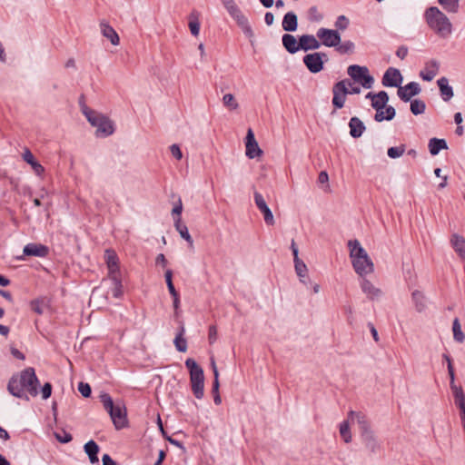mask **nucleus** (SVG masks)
I'll return each mask as SVG.
<instances>
[{
	"instance_id": "41",
	"label": "nucleus",
	"mask_w": 465,
	"mask_h": 465,
	"mask_svg": "<svg viewBox=\"0 0 465 465\" xmlns=\"http://www.w3.org/2000/svg\"><path fill=\"white\" fill-rule=\"evenodd\" d=\"M189 29L191 34L194 36H198L200 33V22L198 19V14L196 12L191 13L189 16Z\"/></svg>"
},
{
	"instance_id": "64",
	"label": "nucleus",
	"mask_w": 465,
	"mask_h": 465,
	"mask_svg": "<svg viewBox=\"0 0 465 465\" xmlns=\"http://www.w3.org/2000/svg\"><path fill=\"white\" fill-rule=\"evenodd\" d=\"M407 54L408 49L406 47H400L396 52L397 56L400 57L401 59H404Z\"/></svg>"
},
{
	"instance_id": "27",
	"label": "nucleus",
	"mask_w": 465,
	"mask_h": 465,
	"mask_svg": "<svg viewBox=\"0 0 465 465\" xmlns=\"http://www.w3.org/2000/svg\"><path fill=\"white\" fill-rule=\"evenodd\" d=\"M349 127H350V134L353 138H359L362 135L365 125L358 117H352L351 118L349 122Z\"/></svg>"
},
{
	"instance_id": "19",
	"label": "nucleus",
	"mask_w": 465,
	"mask_h": 465,
	"mask_svg": "<svg viewBox=\"0 0 465 465\" xmlns=\"http://www.w3.org/2000/svg\"><path fill=\"white\" fill-rule=\"evenodd\" d=\"M348 248L350 251L351 258L354 260H363L364 262H370L368 254L360 242L357 240H351L348 242Z\"/></svg>"
},
{
	"instance_id": "4",
	"label": "nucleus",
	"mask_w": 465,
	"mask_h": 465,
	"mask_svg": "<svg viewBox=\"0 0 465 465\" xmlns=\"http://www.w3.org/2000/svg\"><path fill=\"white\" fill-rule=\"evenodd\" d=\"M349 419L356 422L359 426L362 441L367 449L375 451L379 448V443L374 432L371 430L366 417L361 412L351 411Z\"/></svg>"
},
{
	"instance_id": "40",
	"label": "nucleus",
	"mask_w": 465,
	"mask_h": 465,
	"mask_svg": "<svg viewBox=\"0 0 465 465\" xmlns=\"http://www.w3.org/2000/svg\"><path fill=\"white\" fill-rule=\"evenodd\" d=\"M351 422L354 423L351 420H350L348 418L346 420L342 421L340 424V434L346 443H349L351 440V434L350 431V423Z\"/></svg>"
},
{
	"instance_id": "28",
	"label": "nucleus",
	"mask_w": 465,
	"mask_h": 465,
	"mask_svg": "<svg viewBox=\"0 0 465 465\" xmlns=\"http://www.w3.org/2000/svg\"><path fill=\"white\" fill-rule=\"evenodd\" d=\"M450 389L454 396L455 403L460 408V411H465V393L460 386L450 383Z\"/></svg>"
},
{
	"instance_id": "62",
	"label": "nucleus",
	"mask_w": 465,
	"mask_h": 465,
	"mask_svg": "<svg viewBox=\"0 0 465 465\" xmlns=\"http://www.w3.org/2000/svg\"><path fill=\"white\" fill-rule=\"evenodd\" d=\"M211 367L213 373V381H219V371L217 369L215 361L213 358H211Z\"/></svg>"
},
{
	"instance_id": "26",
	"label": "nucleus",
	"mask_w": 465,
	"mask_h": 465,
	"mask_svg": "<svg viewBox=\"0 0 465 465\" xmlns=\"http://www.w3.org/2000/svg\"><path fill=\"white\" fill-rule=\"evenodd\" d=\"M23 159L25 162L31 165L36 175H42L44 173L45 168L35 159L30 150H25L23 153Z\"/></svg>"
},
{
	"instance_id": "59",
	"label": "nucleus",
	"mask_w": 465,
	"mask_h": 465,
	"mask_svg": "<svg viewBox=\"0 0 465 465\" xmlns=\"http://www.w3.org/2000/svg\"><path fill=\"white\" fill-rule=\"evenodd\" d=\"M42 397L44 400L48 399L52 393V386L50 383H45L42 388Z\"/></svg>"
},
{
	"instance_id": "17",
	"label": "nucleus",
	"mask_w": 465,
	"mask_h": 465,
	"mask_svg": "<svg viewBox=\"0 0 465 465\" xmlns=\"http://www.w3.org/2000/svg\"><path fill=\"white\" fill-rule=\"evenodd\" d=\"M420 92V85L417 82H411L404 86L400 85L397 94L402 101L409 102L413 96L418 95Z\"/></svg>"
},
{
	"instance_id": "14",
	"label": "nucleus",
	"mask_w": 465,
	"mask_h": 465,
	"mask_svg": "<svg viewBox=\"0 0 465 465\" xmlns=\"http://www.w3.org/2000/svg\"><path fill=\"white\" fill-rule=\"evenodd\" d=\"M440 64L436 59H430L420 71V77L426 82H431L440 72Z\"/></svg>"
},
{
	"instance_id": "58",
	"label": "nucleus",
	"mask_w": 465,
	"mask_h": 465,
	"mask_svg": "<svg viewBox=\"0 0 465 465\" xmlns=\"http://www.w3.org/2000/svg\"><path fill=\"white\" fill-rule=\"evenodd\" d=\"M183 212V203L182 200L178 199L177 203L174 204L173 210H172V215L173 217H181V213Z\"/></svg>"
},
{
	"instance_id": "21",
	"label": "nucleus",
	"mask_w": 465,
	"mask_h": 465,
	"mask_svg": "<svg viewBox=\"0 0 465 465\" xmlns=\"http://www.w3.org/2000/svg\"><path fill=\"white\" fill-rule=\"evenodd\" d=\"M8 391L15 397L28 400L25 389L17 378H12L7 385Z\"/></svg>"
},
{
	"instance_id": "52",
	"label": "nucleus",
	"mask_w": 465,
	"mask_h": 465,
	"mask_svg": "<svg viewBox=\"0 0 465 465\" xmlns=\"http://www.w3.org/2000/svg\"><path fill=\"white\" fill-rule=\"evenodd\" d=\"M219 387H220L219 381H213V401H214V403L217 405L222 403V398L219 393Z\"/></svg>"
},
{
	"instance_id": "13",
	"label": "nucleus",
	"mask_w": 465,
	"mask_h": 465,
	"mask_svg": "<svg viewBox=\"0 0 465 465\" xmlns=\"http://www.w3.org/2000/svg\"><path fill=\"white\" fill-rule=\"evenodd\" d=\"M403 76L399 69L394 67L388 68L381 80V84L385 87H398L401 85Z\"/></svg>"
},
{
	"instance_id": "46",
	"label": "nucleus",
	"mask_w": 465,
	"mask_h": 465,
	"mask_svg": "<svg viewBox=\"0 0 465 465\" xmlns=\"http://www.w3.org/2000/svg\"><path fill=\"white\" fill-rule=\"evenodd\" d=\"M405 152V145L401 144L396 147H390L387 151V154L391 159H397L403 155Z\"/></svg>"
},
{
	"instance_id": "36",
	"label": "nucleus",
	"mask_w": 465,
	"mask_h": 465,
	"mask_svg": "<svg viewBox=\"0 0 465 465\" xmlns=\"http://www.w3.org/2000/svg\"><path fill=\"white\" fill-rule=\"evenodd\" d=\"M389 95L385 91H381L375 94V99L371 102V106L375 109H384L387 107Z\"/></svg>"
},
{
	"instance_id": "22",
	"label": "nucleus",
	"mask_w": 465,
	"mask_h": 465,
	"mask_svg": "<svg viewBox=\"0 0 465 465\" xmlns=\"http://www.w3.org/2000/svg\"><path fill=\"white\" fill-rule=\"evenodd\" d=\"M437 84L439 86L442 99L445 102L450 101L453 97L454 93L452 87L449 84L448 78L445 76L439 78L437 81Z\"/></svg>"
},
{
	"instance_id": "30",
	"label": "nucleus",
	"mask_w": 465,
	"mask_h": 465,
	"mask_svg": "<svg viewBox=\"0 0 465 465\" xmlns=\"http://www.w3.org/2000/svg\"><path fill=\"white\" fill-rule=\"evenodd\" d=\"M173 223L176 231L180 236L184 239L190 245L193 244V239L189 233L188 228L185 223L182 222L181 217H174Z\"/></svg>"
},
{
	"instance_id": "38",
	"label": "nucleus",
	"mask_w": 465,
	"mask_h": 465,
	"mask_svg": "<svg viewBox=\"0 0 465 465\" xmlns=\"http://www.w3.org/2000/svg\"><path fill=\"white\" fill-rule=\"evenodd\" d=\"M440 5L450 14H456L460 8V0H438Z\"/></svg>"
},
{
	"instance_id": "15",
	"label": "nucleus",
	"mask_w": 465,
	"mask_h": 465,
	"mask_svg": "<svg viewBox=\"0 0 465 465\" xmlns=\"http://www.w3.org/2000/svg\"><path fill=\"white\" fill-rule=\"evenodd\" d=\"M245 148V154L250 159L260 157L262 154V151L259 147L252 129H249L247 132Z\"/></svg>"
},
{
	"instance_id": "11",
	"label": "nucleus",
	"mask_w": 465,
	"mask_h": 465,
	"mask_svg": "<svg viewBox=\"0 0 465 465\" xmlns=\"http://www.w3.org/2000/svg\"><path fill=\"white\" fill-rule=\"evenodd\" d=\"M327 55L323 53H312L303 57V63L311 73L316 74L323 69Z\"/></svg>"
},
{
	"instance_id": "9",
	"label": "nucleus",
	"mask_w": 465,
	"mask_h": 465,
	"mask_svg": "<svg viewBox=\"0 0 465 465\" xmlns=\"http://www.w3.org/2000/svg\"><path fill=\"white\" fill-rule=\"evenodd\" d=\"M321 45L326 47H337L341 41L340 33L334 29L320 28L316 33Z\"/></svg>"
},
{
	"instance_id": "50",
	"label": "nucleus",
	"mask_w": 465,
	"mask_h": 465,
	"mask_svg": "<svg viewBox=\"0 0 465 465\" xmlns=\"http://www.w3.org/2000/svg\"><path fill=\"white\" fill-rule=\"evenodd\" d=\"M54 437L61 443H68L73 439L72 435L65 430H63L62 432H55Z\"/></svg>"
},
{
	"instance_id": "34",
	"label": "nucleus",
	"mask_w": 465,
	"mask_h": 465,
	"mask_svg": "<svg viewBox=\"0 0 465 465\" xmlns=\"http://www.w3.org/2000/svg\"><path fill=\"white\" fill-rule=\"evenodd\" d=\"M429 151L431 155H437L440 150L448 148L447 142L444 139L431 138L428 143Z\"/></svg>"
},
{
	"instance_id": "63",
	"label": "nucleus",
	"mask_w": 465,
	"mask_h": 465,
	"mask_svg": "<svg viewBox=\"0 0 465 465\" xmlns=\"http://www.w3.org/2000/svg\"><path fill=\"white\" fill-rule=\"evenodd\" d=\"M102 461L103 465H116L115 461L108 454L103 455Z\"/></svg>"
},
{
	"instance_id": "2",
	"label": "nucleus",
	"mask_w": 465,
	"mask_h": 465,
	"mask_svg": "<svg viewBox=\"0 0 465 465\" xmlns=\"http://www.w3.org/2000/svg\"><path fill=\"white\" fill-rule=\"evenodd\" d=\"M424 18L428 26L440 37L448 38L453 32L450 18L437 6L426 9Z\"/></svg>"
},
{
	"instance_id": "37",
	"label": "nucleus",
	"mask_w": 465,
	"mask_h": 465,
	"mask_svg": "<svg viewBox=\"0 0 465 465\" xmlns=\"http://www.w3.org/2000/svg\"><path fill=\"white\" fill-rule=\"evenodd\" d=\"M84 451L88 455L91 463H95L98 461L97 453L99 451V447L94 440H89L85 443Z\"/></svg>"
},
{
	"instance_id": "54",
	"label": "nucleus",
	"mask_w": 465,
	"mask_h": 465,
	"mask_svg": "<svg viewBox=\"0 0 465 465\" xmlns=\"http://www.w3.org/2000/svg\"><path fill=\"white\" fill-rule=\"evenodd\" d=\"M442 357L447 361V364H448L447 370H448L449 376H450V383L454 382V381H455V374H454V369H453V366H452V363H451V359H450V357L448 354H443Z\"/></svg>"
},
{
	"instance_id": "32",
	"label": "nucleus",
	"mask_w": 465,
	"mask_h": 465,
	"mask_svg": "<svg viewBox=\"0 0 465 465\" xmlns=\"http://www.w3.org/2000/svg\"><path fill=\"white\" fill-rule=\"evenodd\" d=\"M282 45L291 54H294L301 49L300 41L298 42L293 35L289 34L283 35Z\"/></svg>"
},
{
	"instance_id": "23",
	"label": "nucleus",
	"mask_w": 465,
	"mask_h": 465,
	"mask_svg": "<svg viewBox=\"0 0 465 465\" xmlns=\"http://www.w3.org/2000/svg\"><path fill=\"white\" fill-rule=\"evenodd\" d=\"M300 46L304 51L314 50L321 46V43L318 41L317 35H303L300 37Z\"/></svg>"
},
{
	"instance_id": "25",
	"label": "nucleus",
	"mask_w": 465,
	"mask_h": 465,
	"mask_svg": "<svg viewBox=\"0 0 465 465\" xmlns=\"http://www.w3.org/2000/svg\"><path fill=\"white\" fill-rule=\"evenodd\" d=\"M362 292L371 300H380L382 296V292L368 280H363L361 282Z\"/></svg>"
},
{
	"instance_id": "39",
	"label": "nucleus",
	"mask_w": 465,
	"mask_h": 465,
	"mask_svg": "<svg viewBox=\"0 0 465 465\" xmlns=\"http://www.w3.org/2000/svg\"><path fill=\"white\" fill-rule=\"evenodd\" d=\"M412 301L414 302L415 308L419 312H423L427 307V302L422 292L419 291H415L412 292Z\"/></svg>"
},
{
	"instance_id": "8",
	"label": "nucleus",
	"mask_w": 465,
	"mask_h": 465,
	"mask_svg": "<svg viewBox=\"0 0 465 465\" xmlns=\"http://www.w3.org/2000/svg\"><path fill=\"white\" fill-rule=\"evenodd\" d=\"M349 86H351V82L349 79H343L334 84L332 87V104L336 109L344 106Z\"/></svg>"
},
{
	"instance_id": "56",
	"label": "nucleus",
	"mask_w": 465,
	"mask_h": 465,
	"mask_svg": "<svg viewBox=\"0 0 465 465\" xmlns=\"http://www.w3.org/2000/svg\"><path fill=\"white\" fill-rule=\"evenodd\" d=\"M78 391L84 398L89 397L92 392L90 385L84 382H79Z\"/></svg>"
},
{
	"instance_id": "20",
	"label": "nucleus",
	"mask_w": 465,
	"mask_h": 465,
	"mask_svg": "<svg viewBox=\"0 0 465 465\" xmlns=\"http://www.w3.org/2000/svg\"><path fill=\"white\" fill-rule=\"evenodd\" d=\"M100 30L103 36L107 38L113 45H118L120 44L118 34L108 23L101 22Z\"/></svg>"
},
{
	"instance_id": "6",
	"label": "nucleus",
	"mask_w": 465,
	"mask_h": 465,
	"mask_svg": "<svg viewBox=\"0 0 465 465\" xmlns=\"http://www.w3.org/2000/svg\"><path fill=\"white\" fill-rule=\"evenodd\" d=\"M185 366L190 372V382L193 395L199 400L203 399L204 395V373L203 368L192 358H188L185 361Z\"/></svg>"
},
{
	"instance_id": "48",
	"label": "nucleus",
	"mask_w": 465,
	"mask_h": 465,
	"mask_svg": "<svg viewBox=\"0 0 465 465\" xmlns=\"http://www.w3.org/2000/svg\"><path fill=\"white\" fill-rule=\"evenodd\" d=\"M350 25V20L347 16L341 15H339L334 23V26L336 27V30L339 32V30L341 31H344L348 28Z\"/></svg>"
},
{
	"instance_id": "45",
	"label": "nucleus",
	"mask_w": 465,
	"mask_h": 465,
	"mask_svg": "<svg viewBox=\"0 0 465 465\" xmlns=\"http://www.w3.org/2000/svg\"><path fill=\"white\" fill-rule=\"evenodd\" d=\"M223 103L225 107L229 110H236L239 107L238 103L236 102L233 94H226L223 97Z\"/></svg>"
},
{
	"instance_id": "33",
	"label": "nucleus",
	"mask_w": 465,
	"mask_h": 465,
	"mask_svg": "<svg viewBox=\"0 0 465 465\" xmlns=\"http://www.w3.org/2000/svg\"><path fill=\"white\" fill-rule=\"evenodd\" d=\"M295 272L297 276L300 279V282L308 286L309 284H312V281L309 275V269L306 265V263H295Z\"/></svg>"
},
{
	"instance_id": "18",
	"label": "nucleus",
	"mask_w": 465,
	"mask_h": 465,
	"mask_svg": "<svg viewBox=\"0 0 465 465\" xmlns=\"http://www.w3.org/2000/svg\"><path fill=\"white\" fill-rule=\"evenodd\" d=\"M49 253V248L40 243H28L24 247L23 256L45 258Z\"/></svg>"
},
{
	"instance_id": "53",
	"label": "nucleus",
	"mask_w": 465,
	"mask_h": 465,
	"mask_svg": "<svg viewBox=\"0 0 465 465\" xmlns=\"http://www.w3.org/2000/svg\"><path fill=\"white\" fill-rule=\"evenodd\" d=\"M165 282H166V284H167V287H168V290H169V292L170 294H175L176 290L173 284V281H172V276H173V273H172V271L171 270H167L165 272Z\"/></svg>"
},
{
	"instance_id": "43",
	"label": "nucleus",
	"mask_w": 465,
	"mask_h": 465,
	"mask_svg": "<svg viewBox=\"0 0 465 465\" xmlns=\"http://www.w3.org/2000/svg\"><path fill=\"white\" fill-rule=\"evenodd\" d=\"M426 110V104L422 100L414 99L411 102V112L414 115L421 114Z\"/></svg>"
},
{
	"instance_id": "47",
	"label": "nucleus",
	"mask_w": 465,
	"mask_h": 465,
	"mask_svg": "<svg viewBox=\"0 0 465 465\" xmlns=\"http://www.w3.org/2000/svg\"><path fill=\"white\" fill-rule=\"evenodd\" d=\"M176 350L180 352H185L187 351V341L182 334H176L173 340Z\"/></svg>"
},
{
	"instance_id": "10",
	"label": "nucleus",
	"mask_w": 465,
	"mask_h": 465,
	"mask_svg": "<svg viewBox=\"0 0 465 465\" xmlns=\"http://www.w3.org/2000/svg\"><path fill=\"white\" fill-rule=\"evenodd\" d=\"M18 380L20 381L24 389L28 391L30 395L36 396L38 394V379L33 368H27L23 371Z\"/></svg>"
},
{
	"instance_id": "24",
	"label": "nucleus",
	"mask_w": 465,
	"mask_h": 465,
	"mask_svg": "<svg viewBox=\"0 0 465 465\" xmlns=\"http://www.w3.org/2000/svg\"><path fill=\"white\" fill-rule=\"evenodd\" d=\"M450 244L460 258L465 260V238L454 233L450 237Z\"/></svg>"
},
{
	"instance_id": "61",
	"label": "nucleus",
	"mask_w": 465,
	"mask_h": 465,
	"mask_svg": "<svg viewBox=\"0 0 465 465\" xmlns=\"http://www.w3.org/2000/svg\"><path fill=\"white\" fill-rule=\"evenodd\" d=\"M318 182H319V183L326 184V185H327V187H329V185H328V183H329V175H328V173H327L325 171H322V172L319 173V176H318Z\"/></svg>"
},
{
	"instance_id": "55",
	"label": "nucleus",
	"mask_w": 465,
	"mask_h": 465,
	"mask_svg": "<svg viewBox=\"0 0 465 465\" xmlns=\"http://www.w3.org/2000/svg\"><path fill=\"white\" fill-rule=\"evenodd\" d=\"M218 331L215 325H211L208 330V341L210 344H213L217 341Z\"/></svg>"
},
{
	"instance_id": "60",
	"label": "nucleus",
	"mask_w": 465,
	"mask_h": 465,
	"mask_svg": "<svg viewBox=\"0 0 465 465\" xmlns=\"http://www.w3.org/2000/svg\"><path fill=\"white\" fill-rule=\"evenodd\" d=\"M104 259L105 262H114L117 259L116 252L114 250H106Z\"/></svg>"
},
{
	"instance_id": "42",
	"label": "nucleus",
	"mask_w": 465,
	"mask_h": 465,
	"mask_svg": "<svg viewBox=\"0 0 465 465\" xmlns=\"http://www.w3.org/2000/svg\"><path fill=\"white\" fill-rule=\"evenodd\" d=\"M453 339L461 343L465 341V334L461 330L459 319L455 318L452 323Z\"/></svg>"
},
{
	"instance_id": "57",
	"label": "nucleus",
	"mask_w": 465,
	"mask_h": 465,
	"mask_svg": "<svg viewBox=\"0 0 465 465\" xmlns=\"http://www.w3.org/2000/svg\"><path fill=\"white\" fill-rule=\"evenodd\" d=\"M170 152L175 159L181 160L183 158V153L178 144H172L170 146Z\"/></svg>"
},
{
	"instance_id": "3",
	"label": "nucleus",
	"mask_w": 465,
	"mask_h": 465,
	"mask_svg": "<svg viewBox=\"0 0 465 465\" xmlns=\"http://www.w3.org/2000/svg\"><path fill=\"white\" fill-rule=\"evenodd\" d=\"M100 400L104 405V408L110 414V417L113 420L114 427L117 430H121L126 427V408L124 402L116 401L114 403L112 397L107 393L101 394Z\"/></svg>"
},
{
	"instance_id": "16",
	"label": "nucleus",
	"mask_w": 465,
	"mask_h": 465,
	"mask_svg": "<svg viewBox=\"0 0 465 465\" xmlns=\"http://www.w3.org/2000/svg\"><path fill=\"white\" fill-rule=\"evenodd\" d=\"M254 202L257 208L262 213L265 223L267 225H273L275 223L273 214L269 206L267 205L263 196L258 192L254 193Z\"/></svg>"
},
{
	"instance_id": "49",
	"label": "nucleus",
	"mask_w": 465,
	"mask_h": 465,
	"mask_svg": "<svg viewBox=\"0 0 465 465\" xmlns=\"http://www.w3.org/2000/svg\"><path fill=\"white\" fill-rule=\"evenodd\" d=\"M309 19L313 22H320L323 19V15L316 6H312L309 9Z\"/></svg>"
},
{
	"instance_id": "12",
	"label": "nucleus",
	"mask_w": 465,
	"mask_h": 465,
	"mask_svg": "<svg viewBox=\"0 0 465 465\" xmlns=\"http://www.w3.org/2000/svg\"><path fill=\"white\" fill-rule=\"evenodd\" d=\"M107 267L112 282L111 292L114 298H120L123 295V285L118 274V263H107Z\"/></svg>"
},
{
	"instance_id": "35",
	"label": "nucleus",
	"mask_w": 465,
	"mask_h": 465,
	"mask_svg": "<svg viewBox=\"0 0 465 465\" xmlns=\"http://www.w3.org/2000/svg\"><path fill=\"white\" fill-rule=\"evenodd\" d=\"M355 272L363 278V280H366L365 278L369 275L373 274L374 272V266L373 263H352Z\"/></svg>"
},
{
	"instance_id": "44",
	"label": "nucleus",
	"mask_w": 465,
	"mask_h": 465,
	"mask_svg": "<svg viewBox=\"0 0 465 465\" xmlns=\"http://www.w3.org/2000/svg\"><path fill=\"white\" fill-rule=\"evenodd\" d=\"M46 304L45 298H38L31 302L30 307L35 313L43 314Z\"/></svg>"
},
{
	"instance_id": "5",
	"label": "nucleus",
	"mask_w": 465,
	"mask_h": 465,
	"mask_svg": "<svg viewBox=\"0 0 465 465\" xmlns=\"http://www.w3.org/2000/svg\"><path fill=\"white\" fill-rule=\"evenodd\" d=\"M224 9L229 15L235 21L237 25L241 28L244 35L252 39L254 37L253 30L249 23L248 18L242 13L235 0H220Z\"/></svg>"
},
{
	"instance_id": "31",
	"label": "nucleus",
	"mask_w": 465,
	"mask_h": 465,
	"mask_svg": "<svg viewBox=\"0 0 465 465\" xmlns=\"http://www.w3.org/2000/svg\"><path fill=\"white\" fill-rule=\"evenodd\" d=\"M282 28L287 32H294L298 26L297 15L293 12H288L282 19Z\"/></svg>"
},
{
	"instance_id": "29",
	"label": "nucleus",
	"mask_w": 465,
	"mask_h": 465,
	"mask_svg": "<svg viewBox=\"0 0 465 465\" xmlns=\"http://www.w3.org/2000/svg\"><path fill=\"white\" fill-rule=\"evenodd\" d=\"M396 111L391 105H388L384 109L376 110L374 120L376 122L391 121L394 118Z\"/></svg>"
},
{
	"instance_id": "51",
	"label": "nucleus",
	"mask_w": 465,
	"mask_h": 465,
	"mask_svg": "<svg viewBox=\"0 0 465 465\" xmlns=\"http://www.w3.org/2000/svg\"><path fill=\"white\" fill-rule=\"evenodd\" d=\"M337 47L338 51L341 53H352L355 45L351 41H345L342 45H339Z\"/></svg>"
},
{
	"instance_id": "1",
	"label": "nucleus",
	"mask_w": 465,
	"mask_h": 465,
	"mask_svg": "<svg viewBox=\"0 0 465 465\" xmlns=\"http://www.w3.org/2000/svg\"><path fill=\"white\" fill-rule=\"evenodd\" d=\"M81 111L88 123L95 128L94 134L96 137L106 138L114 133L115 124L106 114L93 110L86 105H83Z\"/></svg>"
},
{
	"instance_id": "7",
	"label": "nucleus",
	"mask_w": 465,
	"mask_h": 465,
	"mask_svg": "<svg viewBox=\"0 0 465 465\" xmlns=\"http://www.w3.org/2000/svg\"><path fill=\"white\" fill-rule=\"evenodd\" d=\"M348 75L363 88L370 89L374 84V78L370 74L366 66L351 64L347 68Z\"/></svg>"
}]
</instances>
